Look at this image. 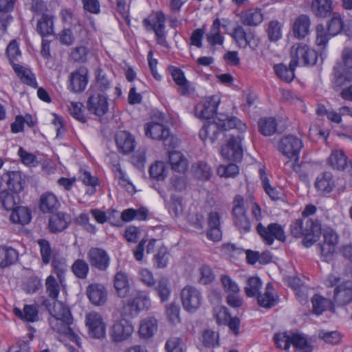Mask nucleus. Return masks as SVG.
<instances>
[{
    "label": "nucleus",
    "mask_w": 352,
    "mask_h": 352,
    "mask_svg": "<svg viewBox=\"0 0 352 352\" xmlns=\"http://www.w3.org/2000/svg\"><path fill=\"white\" fill-rule=\"evenodd\" d=\"M290 233L295 238L303 237L302 243L305 248H309L321 235L320 221L311 218L295 219L290 224Z\"/></svg>",
    "instance_id": "1"
},
{
    "label": "nucleus",
    "mask_w": 352,
    "mask_h": 352,
    "mask_svg": "<svg viewBox=\"0 0 352 352\" xmlns=\"http://www.w3.org/2000/svg\"><path fill=\"white\" fill-rule=\"evenodd\" d=\"M343 28V21L338 12H333L332 17L327 24V31L322 24L316 26V43L318 46L324 47L329 40L341 32Z\"/></svg>",
    "instance_id": "2"
},
{
    "label": "nucleus",
    "mask_w": 352,
    "mask_h": 352,
    "mask_svg": "<svg viewBox=\"0 0 352 352\" xmlns=\"http://www.w3.org/2000/svg\"><path fill=\"white\" fill-rule=\"evenodd\" d=\"M292 67L313 66L316 63L318 53L305 43H296L290 50Z\"/></svg>",
    "instance_id": "3"
},
{
    "label": "nucleus",
    "mask_w": 352,
    "mask_h": 352,
    "mask_svg": "<svg viewBox=\"0 0 352 352\" xmlns=\"http://www.w3.org/2000/svg\"><path fill=\"white\" fill-rule=\"evenodd\" d=\"M229 136L228 143L222 146V156L229 160L235 162H241L243 158V149L241 146L242 137L241 135L234 133L227 134Z\"/></svg>",
    "instance_id": "4"
},
{
    "label": "nucleus",
    "mask_w": 352,
    "mask_h": 352,
    "mask_svg": "<svg viewBox=\"0 0 352 352\" xmlns=\"http://www.w3.org/2000/svg\"><path fill=\"white\" fill-rule=\"evenodd\" d=\"M86 104L87 111L98 117L103 116L109 110L108 98L104 93L100 91H90Z\"/></svg>",
    "instance_id": "5"
},
{
    "label": "nucleus",
    "mask_w": 352,
    "mask_h": 352,
    "mask_svg": "<svg viewBox=\"0 0 352 352\" xmlns=\"http://www.w3.org/2000/svg\"><path fill=\"white\" fill-rule=\"evenodd\" d=\"M129 296L131 298L127 300V303L123 306L122 312L124 316H136L140 311L149 306V299L143 292L135 291Z\"/></svg>",
    "instance_id": "6"
},
{
    "label": "nucleus",
    "mask_w": 352,
    "mask_h": 352,
    "mask_svg": "<svg viewBox=\"0 0 352 352\" xmlns=\"http://www.w3.org/2000/svg\"><path fill=\"white\" fill-rule=\"evenodd\" d=\"M181 298L184 309L189 313H195L203 300L199 290L192 286H186L182 290Z\"/></svg>",
    "instance_id": "7"
},
{
    "label": "nucleus",
    "mask_w": 352,
    "mask_h": 352,
    "mask_svg": "<svg viewBox=\"0 0 352 352\" xmlns=\"http://www.w3.org/2000/svg\"><path fill=\"white\" fill-rule=\"evenodd\" d=\"M256 231L267 245H272L274 239L284 242L286 239L283 228L277 223H270L265 227L261 223L256 226Z\"/></svg>",
    "instance_id": "8"
},
{
    "label": "nucleus",
    "mask_w": 352,
    "mask_h": 352,
    "mask_svg": "<svg viewBox=\"0 0 352 352\" xmlns=\"http://www.w3.org/2000/svg\"><path fill=\"white\" fill-rule=\"evenodd\" d=\"M303 146L302 140L293 135H285L279 140L277 149L288 158L297 157Z\"/></svg>",
    "instance_id": "9"
},
{
    "label": "nucleus",
    "mask_w": 352,
    "mask_h": 352,
    "mask_svg": "<svg viewBox=\"0 0 352 352\" xmlns=\"http://www.w3.org/2000/svg\"><path fill=\"white\" fill-rule=\"evenodd\" d=\"M87 260L91 267L104 272L109 267L111 258L105 250L91 248L87 252Z\"/></svg>",
    "instance_id": "10"
},
{
    "label": "nucleus",
    "mask_w": 352,
    "mask_h": 352,
    "mask_svg": "<svg viewBox=\"0 0 352 352\" xmlns=\"http://www.w3.org/2000/svg\"><path fill=\"white\" fill-rule=\"evenodd\" d=\"M133 331L132 323L125 318H122L113 324L109 334L113 342H120L129 338Z\"/></svg>",
    "instance_id": "11"
},
{
    "label": "nucleus",
    "mask_w": 352,
    "mask_h": 352,
    "mask_svg": "<svg viewBox=\"0 0 352 352\" xmlns=\"http://www.w3.org/2000/svg\"><path fill=\"white\" fill-rule=\"evenodd\" d=\"M145 135L153 140H162L164 142L165 146L168 144L166 143L168 141L169 146L170 145V140L173 138L170 135L169 129L162 123L151 121L147 122L144 125Z\"/></svg>",
    "instance_id": "12"
},
{
    "label": "nucleus",
    "mask_w": 352,
    "mask_h": 352,
    "mask_svg": "<svg viewBox=\"0 0 352 352\" xmlns=\"http://www.w3.org/2000/svg\"><path fill=\"white\" fill-rule=\"evenodd\" d=\"M88 69L81 66L70 74L68 89L74 93H80L85 89L88 83Z\"/></svg>",
    "instance_id": "13"
},
{
    "label": "nucleus",
    "mask_w": 352,
    "mask_h": 352,
    "mask_svg": "<svg viewBox=\"0 0 352 352\" xmlns=\"http://www.w3.org/2000/svg\"><path fill=\"white\" fill-rule=\"evenodd\" d=\"M224 124L218 122L215 118L213 122H209L202 126L199 133V138L204 141L209 140L211 143H214L219 139L227 137V134L223 133L220 129L221 126H225Z\"/></svg>",
    "instance_id": "14"
},
{
    "label": "nucleus",
    "mask_w": 352,
    "mask_h": 352,
    "mask_svg": "<svg viewBox=\"0 0 352 352\" xmlns=\"http://www.w3.org/2000/svg\"><path fill=\"white\" fill-rule=\"evenodd\" d=\"M220 103L219 96L213 95L206 99L203 104L195 107L196 114L201 119L210 120L217 115V110Z\"/></svg>",
    "instance_id": "15"
},
{
    "label": "nucleus",
    "mask_w": 352,
    "mask_h": 352,
    "mask_svg": "<svg viewBox=\"0 0 352 352\" xmlns=\"http://www.w3.org/2000/svg\"><path fill=\"white\" fill-rule=\"evenodd\" d=\"M1 180L6 182L8 189L14 194L23 191L26 186L25 177L21 171H8L3 174Z\"/></svg>",
    "instance_id": "16"
},
{
    "label": "nucleus",
    "mask_w": 352,
    "mask_h": 352,
    "mask_svg": "<svg viewBox=\"0 0 352 352\" xmlns=\"http://www.w3.org/2000/svg\"><path fill=\"white\" fill-rule=\"evenodd\" d=\"M86 324L91 337L100 339L105 336V324L100 314L95 312L88 314L86 316Z\"/></svg>",
    "instance_id": "17"
},
{
    "label": "nucleus",
    "mask_w": 352,
    "mask_h": 352,
    "mask_svg": "<svg viewBox=\"0 0 352 352\" xmlns=\"http://www.w3.org/2000/svg\"><path fill=\"white\" fill-rule=\"evenodd\" d=\"M333 299L338 306H344L352 302V280H346L338 285Z\"/></svg>",
    "instance_id": "18"
},
{
    "label": "nucleus",
    "mask_w": 352,
    "mask_h": 352,
    "mask_svg": "<svg viewBox=\"0 0 352 352\" xmlns=\"http://www.w3.org/2000/svg\"><path fill=\"white\" fill-rule=\"evenodd\" d=\"M352 78L347 72L336 74L334 84L336 87H343L340 96L345 100L352 101Z\"/></svg>",
    "instance_id": "19"
},
{
    "label": "nucleus",
    "mask_w": 352,
    "mask_h": 352,
    "mask_svg": "<svg viewBox=\"0 0 352 352\" xmlns=\"http://www.w3.org/2000/svg\"><path fill=\"white\" fill-rule=\"evenodd\" d=\"M113 286L117 295L122 298L129 297L133 292L131 291L129 276L120 270L116 272L113 278Z\"/></svg>",
    "instance_id": "20"
},
{
    "label": "nucleus",
    "mask_w": 352,
    "mask_h": 352,
    "mask_svg": "<svg viewBox=\"0 0 352 352\" xmlns=\"http://www.w3.org/2000/svg\"><path fill=\"white\" fill-rule=\"evenodd\" d=\"M86 293L90 302L95 305H102L107 301V290L102 284H90L87 287Z\"/></svg>",
    "instance_id": "21"
},
{
    "label": "nucleus",
    "mask_w": 352,
    "mask_h": 352,
    "mask_svg": "<svg viewBox=\"0 0 352 352\" xmlns=\"http://www.w3.org/2000/svg\"><path fill=\"white\" fill-rule=\"evenodd\" d=\"M116 142L119 151L124 154L133 152L136 145L135 138L125 131H121L116 135Z\"/></svg>",
    "instance_id": "22"
},
{
    "label": "nucleus",
    "mask_w": 352,
    "mask_h": 352,
    "mask_svg": "<svg viewBox=\"0 0 352 352\" xmlns=\"http://www.w3.org/2000/svg\"><path fill=\"white\" fill-rule=\"evenodd\" d=\"M208 230L207 238L213 241H219L221 239L222 232L220 225V216L217 212H210L208 217Z\"/></svg>",
    "instance_id": "23"
},
{
    "label": "nucleus",
    "mask_w": 352,
    "mask_h": 352,
    "mask_svg": "<svg viewBox=\"0 0 352 352\" xmlns=\"http://www.w3.org/2000/svg\"><path fill=\"white\" fill-rule=\"evenodd\" d=\"M314 186L321 194H329L336 186L332 173L324 172L318 175L314 183Z\"/></svg>",
    "instance_id": "24"
},
{
    "label": "nucleus",
    "mask_w": 352,
    "mask_h": 352,
    "mask_svg": "<svg viewBox=\"0 0 352 352\" xmlns=\"http://www.w3.org/2000/svg\"><path fill=\"white\" fill-rule=\"evenodd\" d=\"M216 118L218 122L225 124V126L220 127L223 133L226 134V131L232 129L236 130L239 133H242L246 129V125L235 116L219 114Z\"/></svg>",
    "instance_id": "25"
},
{
    "label": "nucleus",
    "mask_w": 352,
    "mask_h": 352,
    "mask_svg": "<svg viewBox=\"0 0 352 352\" xmlns=\"http://www.w3.org/2000/svg\"><path fill=\"white\" fill-rule=\"evenodd\" d=\"M332 0H312L311 11L317 18L324 19L333 13Z\"/></svg>",
    "instance_id": "26"
},
{
    "label": "nucleus",
    "mask_w": 352,
    "mask_h": 352,
    "mask_svg": "<svg viewBox=\"0 0 352 352\" xmlns=\"http://www.w3.org/2000/svg\"><path fill=\"white\" fill-rule=\"evenodd\" d=\"M166 17L162 12H157L143 20V25L147 31H164Z\"/></svg>",
    "instance_id": "27"
},
{
    "label": "nucleus",
    "mask_w": 352,
    "mask_h": 352,
    "mask_svg": "<svg viewBox=\"0 0 352 352\" xmlns=\"http://www.w3.org/2000/svg\"><path fill=\"white\" fill-rule=\"evenodd\" d=\"M19 259L18 251L10 246H0V268L14 265Z\"/></svg>",
    "instance_id": "28"
},
{
    "label": "nucleus",
    "mask_w": 352,
    "mask_h": 352,
    "mask_svg": "<svg viewBox=\"0 0 352 352\" xmlns=\"http://www.w3.org/2000/svg\"><path fill=\"white\" fill-rule=\"evenodd\" d=\"M274 287L271 283H268L265 287V292L261 294L259 293L256 297L258 305L260 307L270 309L278 303V298L273 294Z\"/></svg>",
    "instance_id": "29"
},
{
    "label": "nucleus",
    "mask_w": 352,
    "mask_h": 352,
    "mask_svg": "<svg viewBox=\"0 0 352 352\" xmlns=\"http://www.w3.org/2000/svg\"><path fill=\"white\" fill-rule=\"evenodd\" d=\"M50 314L52 316L61 318L62 320L67 324H72L73 322V318L69 308L61 301L56 300L53 302V307L52 309H50Z\"/></svg>",
    "instance_id": "30"
},
{
    "label": "nucleus",
    "mask_w": 352,
    "mask_h": 352,
    "mask_svg": "<svg viewBox=\"0 0 352 352\" xmlns=\"http://www.w3.org/2000/svg\"><path fill=\"white\" fill-rule=\"evenodd\" d=\"M310 19L306 14L298 16L293 24V32L296 38H305L309 32Z\"/></svg>",
    "instance_id": "31"
},
{
    "label": "nucleus",
    "mask_w": 352,
    "mask_h": 352,
    "mask_svg": "<svg viewBox=\"0 0 352 352\" xmlns=\"http://www.w3.org/2000/svg\"><path fill=\"white\" fill-rule=\"evenodd\" d=\"M60 206L56 196L52 192H45L41 196L39 208L45 213L56 212Z\"/></svg>",
    "instance_id": "32"
},
{
    "label": "nucleus",
    "mask_w": 352,
    "mask_h": 352,
    "mask_svg": "<svg viewBox=\"0 0 352 352\" xmlns=\"http://www.w3.org/2000/svg\"><path fill=\"white\" fill-rule=\"evenodd\" d=\"M240 18L241 23L248 26H257L263 21L261 10L258 8H251L242 12Z\"/></svg>",
    "instance_id": "33"
},
{
    "label": "nucleus",
    "mask_w": 352,
    "mask_h": 352,
    "mask_svg": "<svg viewBox=\"0 0 352 352\" xmlns=\"http://www.w3.org/2000/svg\"><path fill=\"white\" fill-rule=\"evenodd\" d=\"M327 162L333 169L340 171L344 170L348 166L347 157L342 150L332 151Z\"/></svg>",
    "instance_id": "34"
},
{
    "label": "nucleus",
    "mask_w": 352,
    "mask_h": 352,
    "mask_svg": "<svg viewBox=\"0 0 352 352\" xmlns=\"http://www.w3.org/2000/svg\"><path fill=\"white\" fill-rule=\"evenodd\" d=\"M13 312L16 317L27 322L36 321L38 317V309L34 305H25L23 311L18 307H14Z\"/></svg>",
    "instance_id": "35"
},
{
    "label": "nucleus",
    "mask_w": 352,
    "mask_h": 352,
    "mask_svg": "<svg viewBox=\"0 0 352 352\" xmlns=\"http://www.w3.org/2000/svg\"><path fill=\"white\" fill-rule=\"evenodd\" d=\"M12 210L10 217L12 222L25 225L31 221V212L28 208L16 206Z\"/></svg>",
    "instance_id": "36"
},
{
    "label": "nucleus",
    "mask_w": 352,
    "mask_h": 352,
    "mask_svg": "<svg viewBox=\"0 0 352 352\" xmlns=\"http://www.w3.org/2000/svg\"><path fill=\"white\" fill-rule=\"evenodd\" d=\"M296 68V67H292L291 61L288 67L283 63L276 64L273 67L276 75L287 82H290L294 80Z\"/></svg>",
    "instance_id": "37"
},
{
    "label": "nucleus",
    "mask_w": 352,
    "mask_h": 352,
    "mask_svg": "<svg viewBox=\"0 0 352 352\" xmlns=\"http://www.w3.org/2000/svg\"><path fill=\"white\" fill-rule=\"evenodd\" d=\"M277 120L274 117L261 118L258 122V131L265 136H271L277 131Z\"/></svg>",
    "instance_id": "38"
},
{
    "label": "nucleus",
    "mask_w": 352,
    "mask_h": 352,
    "mask_svg": "<svg viewBox=\"0 0 352 352\" xmlns=\"http://www.w3.org/2000/svg\"><path fill=\"white\" fill-rule=\"evenodd\" d=\"M157 329V320L153 317H148L142 320L139 328V334L142 338H149L155 334Z\"/></svg>",
    "instance_id": "39"
},
{
    "label": "nucleus",
    "mask_w": 352,
    "mask_h": 352,
    "mask_svg": "<svg viewBox=\"0 0 352 352\" xmlns=\"http://www.w3.org/2000/svg\"><path fill=\"white\" fill-rule=\"evenodd\" d=\"M13 69L21 80L25 85L36 88L38 85L34 74L20 65H14Z\"/></svg>",
    "instance_id": "40"
},
{
    "label": "nucleus",
    "mask_w": 352,
    "mask_h": 352,
    "mask_svg": "<svg viewBox=\"0 0 352 352\" xmlns=\"http://www.w3.org/2000/svg\"><path fill=\"white\" fill-rule=\"evenodd\" d=\"M220 27V21L216 19L212 23L210 32L206 35L207 41L212 46L223 43L224 38L221 34Z\"/></svg>",
    "instance_id": "41"
},
{
    "label": "nucleus",
    "mask_w": 352,
    "mask_h": 352,
    "mask_svg": "<svg viewBox=\"0 0 352 352\" xmlns=\"http://www.w3.org/2000/svg\"><path fill=\"white\" fill-rule=\"evenodd\" d=\"M260 178L262 182L263 188L267 194V195L272 200H278L280 199L281 190H278L276 188L273 187L270 185L269 179L267 176L265 171L261 168L259 169Z\"/></svg>",
    "instance_id": "42"
},
{
    "label": "nucleus",
    "mask_w": 352,
    "mask_h": 352,
    "mask_svg": "<svg viewBox=\"0 0 352 352\" xmlns=\"http://www.w3.org/2000/svg\"><path fill=\"white\" fill-rule=\"evenodd\" d=\"M36 31L42 37L53 34L52 18L47 14H43L37 22Z\"/></svg>",
    "instance_id": "43"
},
{
    "label": "nucleus",
    "mask_w": 352,
    "mask_h": 352,
    "mask_svg": "<svg viewBox=\"0 0 352 352\" xmlns=\"http://www.w3.org/2000/svg\"><path fill=\"white\" fill-rule=\"evenodd\" d=\"M313 312L316 315H320L332 305L331 300L324 298L320 294H314L311 298Z\"/></svg>",
    "instance_id": "44"
},
{
    "label": "nucleus",
    "mask_w": 352,
    "mask_h": 352,
    "mask_svg": "<svg viewBox=\"0 0 352 352\" xmlns=\"http://www.w3.org/2000/svg\"><path fill=\"white\" fill-rule=\"evenodd\" d=\"M19 197L16 194L4 190L0 192V204L6 210H12L16 206Z\"/></svg>",
    "instance_id": "45"
},
{
    "label": "nucleus",
    "mask_w": 352,
    "mask_h": 352,
    "mask_svg": "<svg viewBox=\"0 0 352 352\" xmlns=\"http://www.w3.org/2000/svg\"><path fill=\"white\" fill-rule=\"evenodd\" d=\"M292 344L297 352H312L313 347L302 334L292 333Z\"/></svg>",
    "instance_id": "46"
},
{
    "label": "nucleus",
    "mask_w": 352,
    "mask_h": 352,
    "mask_svg": "<svg viewBox=\"0 0 352 352\" xmlns=\"http://www.w3.org/2000/svg\"><path fill=\"white\" fill-rule=\"evenodd\" d=\"M262 281L258 277L252 276L248 279L246 286L244 288L248 297H256L262 288Z\"/></svg>",
    "instance_id": "47"
},
{
    "label": "nucleus",
    "mask_w": 352,
    "mask_h": 352,
    "mask_svg": "<svg viewBox=\"0 0 352 352\" xmlns=\"http://www.w3.org/2000/svg\"><path fill=\"white\" fill-rule=\"evenodd\" d=\"M53 272L56 275L59 283L64 285L65 282V274L67 272V265L66 261L61 259H54L52 262Z\"/></svg>",
    "instance_id": "48"
},
{
    "label": "nucleus",
    "mask_w": 352,
    "mask_h": 352,
    "mask_svg": "<svg viewBox=\"0 0 352 352\" xmlns=\"http://www.w3.org/2000/svg\"><path fill=\"white\" fill-rule=\"evenodd\" d=\"M71 270L76 278L85 279L87 277L89 267L84 259L78 258L72 264Z\"/></svg>",
    "instance_id": "49"
},
{
    "label": "nucleus",
    "mask_w": 352,
    "mask_h": 352,
    "mask_svg": "<svg viewBox=\"0 0 352 352\" xmlns=\"http://www.w3.org/2000/svg\"><path fill=\"white\" fill-rule=\"evenodd\" d=\"M273 340L278 349L288 351L292 344V333H288L287 331L276 333Z\"/></svg>",
    "instance_id": "50"
},
{
    "label": "nucleus",
    "mask_w": 352,
    "mask_h": 352,
    "mask_svg": "<svg viewBox=\"0 0 352 352\" xmlns=\"http://www.w3.org/2000/svg\"><path fill=\"white\" fill-rule=\"evenodd\" d=\"M283 25L277 20H272L268 23L267 33L271 42H276L282 37Z\"/></svg>",
    "instance_id": "51"
},
{
    "label": "nucleus",
    "mask_w": 352,
    "mask_h": 352,
    "mask_svg": "<svg viewBox=\"0 0 352 352\" xmlns=\"http://www.w3.org/2000/svg\"><path fill=\"white\" fill-rule=\"evenodd\" d=\"M80 179L89 188L87 190L86 194L91 196L96 192V186L98 185V179L92 176L89 171L85 170L80 175Z\"/></svg>",
    "instance_id": "52"
},
{
    "label": "nucleus",
    "mask_w": 352,
    "mask_h": 352,
    "mask_svg": "<svg viewBox=\"0 0 352 352\" xmlns=\"http://www.w3.org/2000/svg\"><path fill=\"white\" fill-rule=\"evenodd\" d=\"M37 243L39 246L43 263L48 265L52 256V249L50 242L46 239H41L38 240Z\"/></svg>",
    "instance_id": "53"
},
{
    "label": "nucleus",
    "mask_w": 352,
    "mask_h": 352,
    "mask_svg": "<svg viewBox=\"0 0 352 352\" xmlns=\"http://www.w3.org/2000/svg\"><path fill=\"white\" fill-rule=\"evenodd\" d=\"M46 292L48 296L56 300L60 293V285L52 275H50L45 280Z\"/></svg>",
    "instance_id": "54"
},
{
    "label": "nucleus",
    "mask_w": 352,
    "mask_h": 352,
    "mask_svg": "<svg viewBox=\"0 0 352 352\" xmlns=\"http://www.w3.org/2000/svg\"><path fill=\"white\" fill-rule=\"evenodd\" d=\"M251 30L246 32L241 25H237L233 29L231 34L239 47L245 48V42L250 36Z\"/></svg>",
    "instance_id": "55"
},
{
    "label": "nucleus",
    "mask_w": 352,
    "mask_h": 352,
    "mask_svg": "<svg viewBox=\"0 0 352 352\" xmlns=\"http://www.w3.org/2000/svg\"><path fill=\"white\" fill-rule=\"evenodd\" d=\"M195 176L200 180H208L211 176V168L204 162H199L194 165Z\"/></svg>",
    "instance_id": "56"
},
{
    "label": "nucleus",
    "mask_w": 352,
    "mask_h": 352,
    "mask_svg": "<svg viewBox=\"0 0 352 352\" xmlns=\"http://www.w3.org/2000/svg\"><path fill=\"white\" fill-rule=\"evenodd\" d=\"M155 289L158 296L160 298L161 301L164 302L167 300L170 294L168 280L164 277L159 279Z\"/></svg>",
    "instance_id": "57"
},
{
    "label": "nucleus",
    "mask_w": 352,
    "mask_h": 352,
    "mask_svg": "<svg viewBox=\"0 0 352 352\" xmlns=\"http://www.w3.org/2000/svg\"><path fill=\"white\" fill-rule=\"evenodd\" d=\"M166 165L163 162H156L149 168L150 176L158 181L164 180L166 177Z\"/></svg>",
    "instance_id": "58"
},
{
    "label": "nucleus",
    "mask_w": 352,
    "mask_h": 352,
    "mask_svg": "<svg viewBox=\"0 0 352 352\" xmlns=\"http://www.w3.org/2000/svg\"><path fill=\"white\" fill-rule=\"evenodd\" d=\"M169 253L168 249L164 247H160L157 253L154 256V266L157 268H165L168 263Z\"/></svg>",
    "instance_id": "59"
},
{
    "label": "nucleus",
    "mask_w": 352,
    "mask_h": 352,
    "mask_svg": "<svg viewBox=\"0 0 352 352\" xmlns=\"http://www.w3.org/2000/svg\"><path fill=\"white\" fill-rule=\"evenodd\" d=\"M234 225L241 232H248L251 230V223L246 213L233 214Z\"/></svg>",
    "instance_id": "60"
},
{
    "label": "nucleus",
    "mask_w": 352,
    "mask_h": 352,
    "mask_svg": "<svg viewBox=\"0 0 352 352\" xmlns=\"http://www.w3.org/2000/svg\"><path fill=\"white\" fill-rule=\"evenodd\" d=\"M67 227V223L63 217L54 215L49 219V229L51 232L56 233L63 231Z\"/></svg>",
    "instance_id": "61"
},
{
    "label": "nucleus",
    "mask_w": 352,
    "mask_h": 352,
    "mask_svg": "<svg viewBox=\"0 0 352 352\" xmlns=\"http://www.w3.org/2000/svg\"><path fill=\"white\" fill-rule=\"evenodd\" d=\"M6 54L12 67L14 65H17L14 62L17 60L19 56H21V51L19 48L18 43L15 40H12L8 44L6 48Z\"/></svg>",
    "instance_id": "62"
},
{
    "label": "nucleus",
    "mask_w": 352,
    "mask_h": 352,
    "mask_svg": "<svg viewBox=\"0 0 352 352\" xmlns=\"http://www.w3.org/2000/svg\"><path fill=\"white\" fill-rule=\"evenodd\" d=\"M83 104L81 102H72L68 107L70 114L77 120L82 123L87 122V118L85 116L82 111Z\"/></svg>",
    "instance_id": "63"
},
{
    "label": "nucleus",
    "mask_w": 352,
    "mask_h": 352,
    "mask_svg": "<svg viewBox=\"0 0 352 352\" xmlns=\"http://www.w3.org/2000/svg\"><path fill=\"white\" fill-rule=\"evenodd\" d=\"M42 287L41 279L36 276H30L24 283L23 289L29 294L36 293Z\"/></svg>",
    "instance_id": "64"
}]
</instances>
